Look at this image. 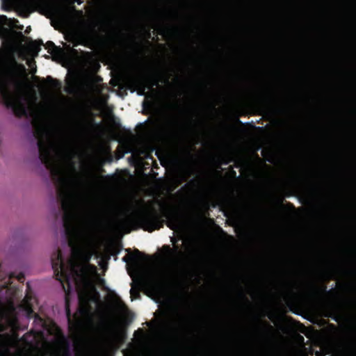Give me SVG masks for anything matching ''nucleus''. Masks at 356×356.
<instances>
[{
    "label": "nucleus",
    "instance_id": "nucleus-1",
    "mask_svg": "<svg viewBox=\"0 0 356 356\" xmlns=\"http://www.w3.org/2000/svg\"><path fill=\"white\" fill-rule=\"evenodd\" d=\"M115 233L108 234L100 224H65V233L72 248V257L65 266L61 255L53 262L55 271L60 273L59 280L67 282L73 280L78 288L80 312L84 316L92 313L93 304L98 313L107 309L99 302V293L95 289L93 278L97 268L88 264L92 255L99 260L98 264L104 268L105 261L108 259L106 240L110 236L119 237L131 230L142 229L148 232L159 229L161 224H113Z\"/></svg>",
    "mask_w": 356,
    "mask_h": 356
},
{
    "label": "nucleus",
    "instance_id": "nucleus-2",
    "mask_svg": "<svg viewBox=\"0 0 356 356\" xmlns=\"http://www.w3.org/2000/svg\"><path fill=\"white\" fill-rule=\"evenodd\" d=\"M177 257L176 249L163 246L152 265H137L130 273L135 282L145 287L160 303L165 318V334L171 341L177 335V305L173 294L177 283Z\"/></svg>",
    "mask_w": 356,
    "mask_h": 356
},
{
    "label": "nucleus",
    "instance_id": "nucleus-3",
    "mask_svg": "<svg viewBox=\"0 0 356 356\" xmlns=\"http://www.w3.org/2000/svg\"><path fill=\"white\" fill-rule=\"evenodd\" d=\"M33 136L37 139L38 157L41 163L49 170L57 188V197L64 216L60 222H178V191L175 192L174 220H86L74 221L67 216L73 209L74 194L70 188V181L66 177L63 166L56 156V146L49 136L48 129L42 124L34 122Z\"/></svg>",
    "mask_w": 356,
    "mask_h": 356
},
{
    "label": "nucleus",
    "instance_id": "nucleus-4",
    "mask_svg": "<svg viewBox=\"0 0 356 356\" xmlns=\"http://www.w3.org/2000/svg\"><path fill=\"white\" fill-rule=\"evenodd\" d=\"M174 36V115L158 117L150 123L152 130L161 137L174 141L173 186L169 188L171 192L178 186V0H174L173 8Z\"/></svg>",
    "mask_w": 356,
    "mask_h": 356
},
{
    "label": "nucleus",
    "instance_id": "nucleus-5",
    "mask_svg": "<svg viewBox=\"0 0 356 356\" xmlns=\"http://www.w3.org/2000/svg\"><path fill=\"white\" fill-rule=\"evenodd\" d=\"M17 66L23 72L26 71L23 65H18L16 62L14 65L8 66L3 72L0 70V103L11 108L16 117L22 118L27 116L26 108L20 101L15 99L11 91V87L18 88L21 86Z\"/></svg>",
    "mask_w": 356,
    "mask_h": 356
},
{
    "label": "nucleus",
    "instance_id": "nucleus-6",
    "mask_svg": "<svg viewBox=\"0 0 356 356\" xmlns=\"http://www.w3.org/2000/svg\"><path fill=\"white\" fill-rule=\"evenodd\" d=\"M76 114L78 117L74 124V132L79 137H86L90 135L92 129L97 126L93 118L88 120L83 115V110L78 108L76 110Z\"/></svg>",
    "mask_w": 356,
    "mask_h": 356
},
{
    "label": "nucleus",
    "instance_id": "nucleus-7",
    "mask_svg": "<svg viewBox=\"0 0 356 356\" xmlns=\"http://www.w3.org/2000/svg\"><path fill=\"white\" fill-rule=\"evenodd\" d=\"M33 79L35 82H41L38 87L43 90L56 91L60 90L62 87L61 82L51 76H47L46 78H40L38 76L34 75Z\"/></svg>",
    "mask_w": 356,
    "mask_h": 356
},
{
    "label": "nucleus",
    "instance_id": "nucleus-8",
    "mask_svg": "<svg viewBox=\"0 0 356 356\" xmlns=\"http://www.w3.org/2000/svg\"><path fill=\"white\" fill-rule=\"evenodd\" d=\"M130 88H133L132 92L137 90L139 95H145L147 90H150L144 79L133 76L128 80Z\"/></svg>",
    "mask_w": 356,
    "mask_h": 356
},
{
    "label": "nucleus",
    "instance_id": "nucleus-9",
    "mask_svg": "<svg viewBox=\"0 0 356 356\" xmlns=\"http://www.w3.org/2000/svg\"><path fill=\"white\" fill-rule=\"evenodd\" d=\"M111 313H112L111 315L113 316V318L123 321L127 316V309L120 300H118L115 307L112 308Z\"/></svg>",
    "mask_w": 356,
    "mask_h": 356
},
{
    "label": "nucleus",
    "instance_id": "nucleus-10",
    "mask_svg": "<svg viewBox=\"0 0 356 356\" xmlns=\"http://www.w3.org/2000/svg\"><path fill=\"white\" fill-rule=\"evenodd\" d=\"M145 81L150 87V90L153 89L154 86H159L160 83H163L161 74L156 71L152 72Z\"/></svg>",
    "mask_w": 356,
    "mask_h": 356
},
{
    "label": "nucleus",
    "instance_id": "nucleus-11",
    "mask_svg": "<svg viewBox=\"0 0 356 356\" xmlns=\"http://www.w3.org/2000/svg\"><path fill=\"white\" fill-rule=\"evenodd\" d=\"M43 41L42 40H36L30 42L29 46L31 51L34 53L36 56L38 54L39 51L41 49V47L43 46Z\"/></svg>",
    "mask_w": 356,
    "mask_h": 356
},
{
    "label": "nucleus",
    "instance_id": "nucleus-12",
    "mask_svg": "<svg viewBox=\"0 0 356 356\" xmlns=\"http://www.w3.org/2000/svg\"><path fill=\"white\" fill-rule=\"evenodd\" d=\"M45 49H47L49 54H53L54 51L57 49V47L52 41H48L44 44Z\"/></svg>",
    "mask_w": 356,
    "mask_h": 356
},
{
    "label": "nucleus",
    "instance_id": "nucleus-13",
    "mask_svg": "<svg viewBox=\"0 0 356 356\" xmlns=\"http://www.w3.org/2000/svg\"><path fill=\"white\" fill-rule=\"evenodd\" d=\"M144 13L146 14V15H155L156 14V12L153 10V9H150V8H145L144 9Z\"/></svg>",
    "mask_w": 356,
    "mask_h": 356
},
{
    "label": "nucleus",
    "instance_id": "nucleus-14",
    "mask_svg": "<svg viewBox=\"0 0 356 356\" xmlns=\"http://www.w3.org/2000/svg\"><path fill=\"white\" fill-rule=\"evenodd\" d=\"M168 225H169V227H170L171 229L175 230V229H176L177 225H178V224H173V223H171V224H168Z\"/></svg>",
    "mask_w": 356,
    "mask_h": 356
},
{
    "label": "nucleus",
    "instance_id": "nucleus-15",
    "mask_svg": "<svg viewBox=\"0 0 356 356\" xmlns=\"http://www.w3.org/2000/svg\"><path fill=\"white\" fill-rule=\"evenodd\" d=\"M134 293H136V292L135 291V290H134V289H131V297H133V296H134Z\"/></svg>",
    "mask_w": 356,
    "mask_h": 356
},
{
    "label": "nucleus",
    "instance_id": "nucleus-16",
    "mask_svg": "<svg viewBox=\"0 0 356 356\" xmlns=\"http://www.w3.org/2000/svg\"><path fill=\"white\" fill-rule=\"evenodd\" d=\"M26 311H27V312H29V313L31 312V309H30V308H29V306H26Z\"/></svg>",
    "mask_w": 356,
    "mask_h": 356
},
{
    "label": "nucleus",
    "instance_id": "nucleus-17",
    "mask_svg": "<svg viewBox=\"0 0 356 356\" xmlns=\"http://www.w3.org/2000/svg\"><path fill=\"white\" fill-rule=\"evenodd\" d=\"M36 72V67L34 69H32V73L34 74Z\"/></svg>",
    "mask_w": 356,
    "mask_h": 356
},
{
    "label": "nucleus",
    "instance_id": "nucleus-18",
    "mask_svg": "<svg viewBox=\"0 0 356 356\" xmlns=\"http://www.w3.org/2000/svg\"><path fill=\"white\" fill-rule=\"evenodd\" d=\"M30 29H31L30 27H27L26 30L25 31V33H28Z\"/></svg>",
    "mask_w": 356,
    "mask_h": 356
},
{
    "label": "nucleus",
    "instance_id": "nucleus-19",
    "mask_svg": "<svg viewBox=\"0 0 356 356\" xmlns=\"http://www.w3.org/2000/svg\"><path fill=\"white\" fill-rule=\"evenodd\" d=\"M181 222H183L181 219V214L179 213V223H181Z\"/></svg>",
    "mask_w": 356,
    "mask_h": 356
},
{
    "label": "nucleus",
    "instance_id": "nucleus-20",
    "mask_svg": "<svg viewBox=\"0 0 356 356\" xmlns=\"http://www.w3.org/2000/svg\"><path fill=\"white\" fill-rule=\"evenodd\" d=\"M180 85H181V84L179 83V86H180ZM179 96L181 95V93H180V92L179 93Z\"/></svg>",
    "mask_w": 356,
    "mask_h": 356
},
{
    "label": "nucleus",
    "instance_id": "nucleus-21",
    "mask_svg": "<svg viewBox=\"0 0 356 356\" xmlns=\"http://www.w3.org/2000/svg\"><path fill=\"white\" fill-rule=\"evenodd\" d=\"M179 164L181 163V161H179ZM181 177V176L179 175V177Z\"/></svg>",
    "mask_w": 356,
    "mask_h": 356
},
{
    "label": "nucleus",
    "instance_id": "nucleus-22",
    "mask_svg": "<svg viewBox=\"0 0 356 356\" xmlns=\"http://www.w3.org/2000/svg\"><path fill=\"white\" fill-rule=\"evenodd\" d=\"M179 101L180 102V101H181V99H179Z\"/></svg>",
    "mask_w": 356,
    "mask_h": 356
}]
</instances>
